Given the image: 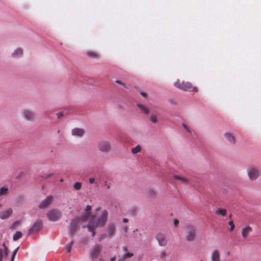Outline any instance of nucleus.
I'll use <instances>...</instances> for the list:
<instances>
[{
  "mask_svg": "<svg viewBox=\"0 0 261 261\" xmlns=\"http://www.w3.org/2000/svg\"><path fill=\"white\" fill-rule=\"evenodd\" d=\"M91 208H92L91 206L90 205H88L86 206L85 211H91Z\"/></svg>",
  "mask_w": 261,
  "mask_h": 261,
  "instance_id": "nucleus-44",
  "label": "nucleus"
},
{
  "mask_svg": "<svg viewBox=\"0 0 261 261\" xmlns=\"http://www.w3.org/2000/svg\"><path fill=\"white\" fill-rule=\"evenodd\" d=\"M141 146L139 145H138L137 146H136L135 147H134L132 148V152L133 153L136 154V153L139 152L141 150Z\"/></svg>",
  "mask_w": 261,
  "mask_h": 261,
  "instance_id": "nucleus-26",
  "label": "nucleus"
},
{
  "mask_svg": "<svg viewBox=\"0 0 261 261\" xmlns=\"http://www.w3.org/2000/svg\"><path fill=\"white\" fill-rule=\"evenodd\" d=\"M141 95L144 97H146L147 96V94L144 92H141Z\"/></svg>",
  "mask_w": 261,
  "mask_h": 261,
  "instance_id": "nucleus-49",
  "label": "nucleus"
},
{
  "mask_svg": "<svg viewBox=\"0 0 261 261\" xmlns=\"http://www.w3.org/2000/svg\"><path fill=\"white\" fill-rule=\"evenodd\" d=\"M22 236V233L20 231H17L13 235V240L14 241H16L21 238Z\"/></svg>",
  "mask_w": 261,
  "mask_h": 261,
  "instance_id": "nucleus-24",
  "label": "nucleus"
},
{
  "mask_svg": "<svg viewBox=\"0 0 261 261\" xmlns=\"http://www.w3.org/2000/svg\"><path fill=\"white\" fill-rule=\"evenodd\" d=\"M19 249V247H18L13 251V253H12V257H11V261H14V258H15V255H16V253H17Z\"/></svg>",
  "mask_w": 261,
  "mask_h": 261,
  "instance_id": "nucleus-31",
  "label": "nucleus"
},
{
  "mask_svg": "<svg viewBox=\"0 0 261 261\" xmlns=\"http://www.w3.org/2000/svg\"><path fill=\"white\" fill-rule=\"evenodd\" d=\"M173 178L175 180H180L182 182L184 183H188L189 181V180L187 178L181 175L175 174L173 175Z\"/></svg>",
  "mask_w": 261,
  "mask_h": 261,
  "instance_id": "nucleus-19",
  "label": "nucleus"
},
{
  "mask_svg": "<svg viewBox=\"0 0 261 261\" xmlns=\"http://www.w3.org/2000/svg\"><path fill=\"white\" fill-rule=\"evenodd\" d=\"M116 83L119 84V85H123V86H124V84L122 83L119 80H117L116 81Z\"/></svg>",
  "mask_w": 261,
  "mask_h": 261,
  "instance_id": "nucleus-48",
  "label": "nucleus"
},
{
  "mask_svg": "<svg viewBox=\"0 0 261 261\" xmlns=\"http://www.w3.org/2000/svg\"><path fill=\"white\" fill-rule=\"evenodd\" d=\"M19 224V221H15L13 223L12 225L14 226L15 225H17Z\"/></svg>",
  "mask_w": 261,
  "mask_h": 261,
  "instance_id": "nucleus-52",
  "label": "nucleus"
},
{
  "mask_svg": "<svg viewBox=\"0 0 261 261\" xmlns=\"http://www.w3.org/2000/svg\"><path fill=\"white\" fill-rule=\"evenodd\" d=\"M137 212V208L136 207H132L130 211V214L133 215H135Z\"/></svg>",
  "mask_w": 261,
  "mask_h": 261,
  "instance_id": "nucleus-37",
  "label": "nucleus"
},
{
  "mask_svg": "<svg viewBox=\"0 0 261 261\" xmlns=\"http://www.w3.org/2000/svg\"><path fill=\"white\" fill-rule=\"evenodd\" d=\"M170 102L171 103H174V102L173 100H170Z\"/></svg>",
  "mask_w": 261,
  "mask_h": 261,
  "instance_id": "nucleus-57",
  "label": "nucleus"
},
{
  "mask_svg": "<svg viewBox=\"0 0 261 261\" xmlns=\"http://www.w3.org/2000/svg\"><path fill=\"white\" fill-rule=\"evenodd\" d=\"M133 255L134 254L133 253L127 252L126 253H125L124 254V258L123 259V260H124L126 258L132 257V256H133Z\"/></svg>",
  "mask_w": 261,
  "mask_h": 261,
  "instance_id": "nucleus-33",
  "label": "nucleus"
},
{
  "mask_svg": "<svg viewBox=\"0 0 261 261\" xmlns=\"http://www.w3.org/2000/svg\"><path fill=\"white\" fill-rule=\"evenodd\" d=\"M211 258L212 261H220V255L217 250L212 253Z\"/></svg>",
  "mask_w": 261,
  "mask_h": 261,
  "instance_id": "nucleus-20",
  "label": "nucleus"
},
{
  "mask_svg": "<svg viewBox=\"0 0 261 261\" xmlns=\"http://www.w3.org/2000/svg\"><path fill=\"white\" fill-rule=\"evenodd\" d=\"M10 145V143H4V144H3V148H6V147H7L8 145Z\"/></svg>",
  "mask_w": 261,
  "mask_h": 261,
  "instance_id": "nucleus-46",
  "label": "nucleus"
},
{
  "mask_svg": "<svg viewBox=\"0 0 261 261\" xmlns=\"http://www.w3.org/2000/svg\"><path fill=\"white\" fill-rule=\"evenodd\" d=\"M23 55V50L21 48L16 49L12 54V56L15 58L21 57Z\"/></svg>",
  "mask_w": 261,
  "mask_h": 261,
  "instance_id": "nucleus-18",
  "label": "nucleus"
},
{
  "mask_svg": "<svg viewBox=\"0 0 261 261\" xmlns=\"http://www.w3.org/2000/svg\"><path fill=\"white\" fill-rule=\"evenodd\" d=\"M104 185L107 186V189H109L110 188V185H108L106 181L104 182Z\"/></svg>",
  "mask_w": 261,
  "mask_h": 261,
  "instance_id": "nucleus-47",
  "label": "nucleus"
},
{
  "mask_svg": "<svg viewBox=\"0 0 261 261\" xmlns=\"http://www.w3.org/2000/svg\"><path fill=\"white\" fill-rule=\"evenodd\" d=\"M98 147L101 151L108 152L110 150L111 147L109 142L101 141L98 143Z\"/></svg>",
  "mask_w": 261,
  "mask_h": 261,
  "instance_id": "nucleus-10",
  "label": "nucleus"
},
{
  "mask_svg": "<svg viewBox=\"0 0 261 261\" xmlns=\"http://www.w3.org/2000/svg\"><path fill=\"white\" fill-rule=\"evenodd\" d=\"M4 257L3 250L2 248H0V261H3Z\"/></svg>",
  "mask_w": 261,
  "mask_h": 261,
  "instance_id": "nucleus-39",
  "label": "nucleus"
},
{
  "mask_svg": "<svg viewBox=\"0 0 261 261\" xmlns=\"http://www.w3.org/2000/svg\"><path fill=\"white\" fill-rule=\"evenodd\" d=\"M108 213L106 210L102 212L100 217H96L92 215L87 225V228L89 231L92 233V236L94 237L95 234V229L99 225L103 227L105 225L108 220Z\"/></svg>",
  "mask_w": 261,
  "mask_h": 261,
  "instance_id": "nucleus-1",
  "label": "nucleus"
},
{
  "mask_svg": "<svg viewBox=\"0 0 261 261\" xmlns=\"http://www.w3.org/2000/svg\"><path fill=\"white\" fill-rule=\"evenodd\" d=\"M85 133V132L84 129L81 128H74L71 130V134L72 136L77 137H82Z\"/></svg>",
  "mask_w": 261,
  "mask_h": 261,
  "instance_id": "nucleus-14",
  "label": "nucleus"
},
{
  "mask_svg": "<svg viewBox=\"0 0 261 261\" xmlns=\"http://www.w3.org/2000/svg\"><path fill=\"white\" fill-rule=\"evenodd\" d=\"M215 213L216 215L224 216L226 215V210L218 208Z\"/></svg>",
  "mask_w": 261,
  "mask_h": 261,
  "instance_id": "nucleus-23",
  "label": "nucleus"
},
{
  "mask_svg": "<svg viewBox=\"0 0 261 261\" xmlns=\"http://www.w3.org/2000/svg\"><path fill=\"white\" fill-rule=\"evenodd\" d=\"M228 224L230 226V231H232L234 228V224L232 220L228 222Z\"/></svg>",
  "mask_w": 261,
  "mask_h": 261,
  "instance_id": "nucleus-36",
  "label": "nucleus"
},
{
  "mask_svg": "<svg viewBox=\"0 0 261 261\" xmlns=\"http://www.w3.org/2000/svg\"><path fill=\"white\" fill-rule=\"evenodd\" d=\"M155 238L160 246H165L167 245L168 240L166 234L162 232H158L155 236Z\"/></svg>",
  "mask_w": 261,
  "mask_h": 261,
  "instance_id": "nucleus-9",
  "label": "nucleus"
},
{
  "mask_svg": "<svg viewBox=\"0 0 261 261\" xmlns=\"http://www.w3.org/2000/svg\"><path fill=\"white\" fill-rule=\"evenodd\" d=\"M249 178L251 180H255L260 175L259 170L255 166H250L247 169Z\"/></svg>",
  "mask_w": 261,
  "mask_h": 261,
  "instance_id": "nucleus-5",
  "label": "nucleus"
},
{
  "mask_svg": "<svg viewBox=\"0 0 261 261\" xmlns=\"http://www.w3.org/2000/svg\"><path fill=\"white\" fill-rule=\"evenodd\" d=\"M231 214H230V215H229V218H230V217H231Z\"/></svg>",
  "mask_w": 261,
  "mask_h": 261,
  "instance_id": "nucleus-59",
  "label": "nucleus"
},
{
  "mask_svg": "<svg viewBox=\"0 0 261 261\" xmlns=\"http://www.w3.org/2000/svg\"><path fill=\"white\" fill-rule=\"evenodd\" d=\"M115 224L113 222L110 223L107 228V234L109 237H112L115 235Z\"/></svg>",
  "mask_w": 261,
  "mask_h": 261,
  "instance_id": "nucleus-13",
  "label": "nucleus"
},
{
  "mask_svg": "<svg viewBox=\"0 0 261 261\" xmlns=\"http://www.w3.org/2000/svg\"><path fill=\"white\" fill-rule=\"evenodd\" d=\"M53 199V196H48L43 200L39 205V208L40 209H44L47 208L52 202Z\"/></svg>",
  "mask_w": 261,
  "mask_h": 261,
  "instance_id": "nucleus-12",
  "label": "nucleus"
},
{
  "mask_svg": "<svg viewBox=\"0 0 261 261\" xmlns=\"http://www.w3.org/2000/svg\"><path fill=\"white\" fill-rule=\"evenodd\" d=\"M150 120L153 123H156L158 121L156 115L154 114H151L150 115Z\"/></svg>",
  "mask_w": 261,
  "mask_h": 261,
  "instance_id": "nucleus-27",
  "label": "nucleus"
},
{
  "mask_svg": "<svg viewBox=\"0 0 261 261\" xmlns=\"http://www.w3.org/2000/svg\"><path fill=\"white\" fill-rule=\"evenodd\" d=\"M73 244V241H72L70 243L67 244V245L66 246V250L68 253L71 252V247H72Z\"/></svg>",
  "mask_w": 261,
  "mask_h": 261,
  "instance_id": "nucleus-30",
  "label": "nucleus"
},
{
  "mask_svg": "<svg viewBox=\"0 0 261 261\" xmlns=\"http://www.w3.org/2000/svg\"><path fill=\"white\" fill-rule=\"evenodd\" d=\"M122 249L124 252H126L127 251V248L125 247H123Z\"/></svg>",
  "mask_w": 261,
  "mask_h": 261,
  "instance_id": "nucleus-50",
  "label": "nucleus"
},
{
  "mask_svg": "<svg viewBox=\"0 0 261 261\" xmlns=\"http://www.w3.org/2000/svg\"><path fill=\"white\" fill-rule=\"evenodd\" d=\"M23 116L28 121H33L36 117V115L34 112H32L28 109L23 110Z\"/></svg>",
  "mask_w": 261,
  "mask_h": 261,
  "instance_id": "nucleus-11",
  "label": "nucleus"
},
{
  "mask_svg": "<svg viewBox=\"0 0 261 261\" xmlns=\"http://www.w3.org/2000/svg\"><path fill=\"white\" fill-rule=\"evenodd\" d=\"M137 106L145 114H148L149 113V110L146 108L144 106H143V105L141 104V103H138L137 105Z\"/></svg>",
  "mask_w": 261,
  "mask_h": 261,
  "instance_id": "nucleus-21",
  "label": "nucleus"
},
{
  "mask_svg": "<svg viewBox=\"0 0 261 261\" xmlns=\"http://www.w3.org/2000/svg\"><path fill=\"white\" fill-rule=\"evenodd\" d=\"M87 55L92 58H96L98 57L97 54H96L93 51H89L87 53Z\"/></svg>",
  "mask_w": 261,
  "mask_h": 261,
  "instance_id": "nucleus-28",
  "label": "nucleus"
},
{
  "mask_svg": "<svg viewBox=\"0 0 261 261\" xmlns=\"http://www.w3.org/2000/svg\"><path fill=\"white\" fill-rule=\"evenodd\" d=\"M13 211L11 208H9L6 210L2 211L0 212V218L2 219H6L8 218L12 214Z\"/></svg>",
  "mask_w": 261,
  "mask_h": 261,
  "instance_id": "nucleus-15",
  "label": "nucleus"
},
{
  "mask_svg": "<svg viewBox=\"0 0 261 261\" xmlns=\"http://www.w3.org/2000/svg\"><path fill=\"white\" fill-rule=\"evenodd\" d=\"M53 175H54V173H49V174L43 173V174H41V175H40V176L42 178L47 179V178L50 177Z\"/></svg>",
  "mask_w": 261,
  "mask_h": 261,
  "instance_id": "nucleus-32",
  "label": "nucleus"
},
{
  "mask_svg": "<svg viewBox=\"0 0 261 261\" xmlns=\"http://www.w3.org/2000/svg\"><path fill=\"white\" fill-rule=\"evenodd\" d=\"M109 237L107 233H103L102 234L100 237L99 238V241H101L102 240L106 238L107 237Z\"/></svg>",
  "mask_w": 261,
  "mask_h": 261,
  "instance_id": "nucleus-35",
  "label": "nucleus"
},
{
  "mask_svg": "<svg viewBox=\"0 0 261 261\" xmlns=\"http://www.w3.org/2000/svg\"><path fill=\"white\" fill-rule=\"evenodd\" d=\"M252 228L249 226H247L243 228L242 230V234L243 238H246L249 233L252 231Z\"/></svg>",
  "mask_w": 261,
  "mask_h": 261,
  "instance_id": "nucleus-17",
  "label": "nucleus"
},
{
  "mask_svg": "<svg viewBox=\"0 0 261 261\" xmlns=\"http://www.w3.org/2000/svg\"><path fill=\"white\" fill-rule=\"evenodd\" d=\"M115 260V257H114L113 258H111L110 261H114Z\"/></svg>",
  "mask_w": 261,
  "mask_h": 261,
  "instance_id": "nucleus-54",
  "label": "nucleus"
},
{
  "mask_svg": "<svg viewBox=\"0 0 261 261\" xmlns=\"http://www.w3.org/2000/svg\"><path fill=\"white\" fill-rule=\"evenodd\" d=\"M174 86L178 89L186 91H190L193 88V85L190 82L182 81L180 83L178 80L174 83Z\"/></svg>",
  "mask_w": 261,
  "mask_h": 261,
  "instance_id": "nucleus-6",
  "label": "nucleus"
},
{
  "mask_svg": "<svg viewBox=\"0 0 261 261\" xmlns=\"http://www.w3.org/2000/svg\"><path fill=\"white\" fill-rule=\"evenodd\" d=\"M182 125L188 132L192 133L191 128L185 123L183 122Z\"/></svg>",
  "mask_w": 261,
  "mask_h": 261,
  "instance_id": "nucleus-34",
  "label": "nucleus"
},
{
  "mask_svg": "<svg viewBox=\"0 0 261 261\" xmlns=\"http://www.w3.org/2000/svg\"><path fill=\"white\" fill-rule=\"evenodd\" d=\"M89 182L90 184H94V183H95V184L96 185V186H97V185H98L97 182H95V178H93V177L89 178Z\"/></svg>",
  "mask_w": 261,
  "mask_h": 261,
  "instance_id": "nucleus-40",
  "label": "nucleus"
},
{
  "mask_svg": "<svg viewBox=\"0 0 261 261\" xmlns=\"http://www.w3.org/2000/svg\"><path fill=\"white\" fill-rule=\"evenodd\" d=\"M224 137L226 140L231 144H234L236 142V139L234 136L230 133H226L224 134Z\"/></svg>",
  "mask_w": 261,
  "mask_h": 261,
  "instance_id": "nucleus-16",
  "label": "nucleus"
},
{
  "mask_svg": "<svg viewBox=\"0 0 261 261\" xmlns=\"http://www.w3.org/2000/svg\"><path fill=\"white\" fill-rule=\"evenodd\" d=\"M63 180V179H61L60 180V181H62Z\"/></svg>",
  "mask_w": 261,
  "mask_h": 261,
  "instance_id": "nucleus-58",
  "label": "nucleus"
},
{
  "mask_svg": "<svg viewBox=\"0 0 261 261\" xmlns=\"http://www.w3.org/2000/svg\"><path fill=\"white\" fill-rule=\"evenodd\" d=\"M80 222V218L76 217L71 220L69 226L68 227V230L69 234L73 236L74 235L75 232L79 228V223Z\"/></svg>",
  "mask_w": 261,
  "mask_h": 261,
  "instance_id": "nucleus-4",
  "label": "nucleus"
},
{
  "mask_svg": "<svg viewBox=\"0 0 261 261\" xmlns=\"http://www.w3.org/2000/svg\"><path fill=\"white\" fill-rule=\"evenodd\" d=\"M9 189L8 188H6L3 186L0 188V197L2 196L6 195L8 194Z\"/></svg>",
  "mask_w": 261,
  "mask_h": 261,
  "instance_id": "nucleus-22",
  "label": "nucleus"
},
{
  "mask_svg": "<svg viewBox=\"0 0 261 261\" xmlns=\"http://www.w3.org/2000/svg\"><path fill=\"white\" fill-rule=\"evenodd\" d=\"M166 256V253L165 252H162L161 254V255H160V258L161 259H163L164 257Z\"/></svg>",
  "mask_w": 261,
  "mask_h": 261,
  "instance_id": "nucleus-43",
  "label": "nucleus"
},
{
  "mask_svg": "<svg viewBox=\"0 0 261 261\" xmlns=\"http://www.w3.org/2000/svg\"><path fill=\"white\" fill-rule=\"evenodd\" d=\"M64 112H61V111L59 112H58V113H57L56 114V115L57 116L58 118H60L62 117V116H64Z\"/></svg>",
  "mask_w": 261,
  "mask_h": 261,
  "instance_id": "nucleus-38",
  "label": "nucleus"
},
{
  "mask_svg": "<svg viewBox=\"0 0 261 261\" xmlns=\"http://www.w3.org/2000/svg\"><path fill=\"white\" fill-rule=\"evenodd\" d=\"M192 91H197V89L196 88H194L192 90Z\"/></svg>",
  "mask_w": 261,
  "mask_h": 261,
  "instance_id": "nucleus-56",
  "label": "nucleus"
},
{
  "mask_svg": "<svg viewBox=\"0 0 261 261\" xmlns=\"http://www.w3.org/2000/svg\"><path fill=\"white\" fill-rule=\"evenodd\" d=\"M102 249V246L100 244L95 245L91 249L90 253L93 259H96L98 257L99 253L101 252Z\"/></svg>",
  "mask_w": 261,
  "mask_h": 261,
  "instance_id": "nucleus-8",
  "label": "nucleus"
},
{
  "mask_svg": "<svg viewBox=\"0 0 261 261\" xmlns=\"http://www.w3.org/2000/svg\"><path fill=\"white\" fill-rule=\"evenodd\" d=\"M46 216L49 221L56 222L61 219L62 213L58 208H53L47 212Z\"/></svg>",
  "mask_w": 261,
  "mask_h": 261,
  "instance_id": "nucleus-2",
  "label": "nucleus"
},
{
  "mask_svg": "<svg viewBox=\"0 0 261 261\" xmlns=\"http://www.w3.org/2000/svg\"><path fill=\"white\" fill-rule=\"evenodd\" d=\"M125 88H127V89H128L129 88V85H127V86H125L124 85V86H123Z\"/></svg>",
  "mask_w": 261,
  "mask_h": 261,
  "instance_id": "nucleus-55",
  "label": "nucleus"
},
{
  "mask_svg": "<svg viewBox=\"0 0 261 261\" xmlns=\"http://www.w3.org/2000/svg\"><path fill=\"white\" fill-rule=\"evenodd\" d=\"M173 223L175 226H177L179 224V221L177 219H175Z\"/></svg>",
  "mask_w": 261,
  "mask_h": 261,
  "instance_id": "nucleus-45",
  "label": "nucleus"
},
{
  "mask_svg": "<svg viewBox=\"0 0 261 261\" xmlns=\"http://www.w3.org/2000/svg\"><path fill=\"white\" fill-rule=\"evenodd\" d=\"M82 187V184L80 182H76L73 185V188L75 190H78L81 189Z\"/></svg>",
  "mask_w": 261,
  "mask_h": 261,
  "instance_id": "nucleus-29",
  "label": "nucleus"
},
{
  "mask_svg": "<svg viewBox=\"0 0 261 261\" xmlns=\"http://www.w3.org/2000/svg\"><path fill=\"white\" fill-rule=\"evenodd\" d=\"M42 227V221L37 219L31 228L29 229V234L35 233L38 232Z\"/></svg>",
  "mask_w": 261,
  "mask_h": 261,
  "instance_id": "nucleus-7",
  "label": "nucleus"
},
{
  "mask_svg": "<svg viewBox=\"0 0 261 261\" xmlns=\"http://www.w3.org/2000/svg\"><path fill=\"white\" fill-rule=\"evenodd\" d=\"M202 261V260H201Z\"/></svg>",
  "mask_w": 261,
  "mask_h": 261,
  "instance_id": "nucleus-60",
  "label": "nucleus"
},
{
  "mask_svg": "<svg viewBox=\"0 0 261 261\" xmlns=\"http://www.w3.org/2000/svg\"><path fill=\"white\" fill-rule=\"evenodd\" d=\"M185 239L189 242L193 241L196 239V228L193 225L189 224L186 226Z\"/></svg>",
  "mask_w": 261,
  "mask_h": 261,
  "instance_id": "nucleus-3",
  "label": "nucleus"
},
{
  "mask_svg": "<svg viewBox=\"0 0 261 261\" xmlns=\"http://www.w3.org/2000/svg\"><path fill=\"white\" fill-rule=\"evenodd\" d=\"M23 172H22V171L18 173V175L17 176L16 178L17 179L20 178L23 176Z\"/></svg>",
  "mask_w": 261,
  "mask_h": 261,
  "instance_id": "nucleus-41",
  "label": "nucleus"
},
{
  "mask_svg": "<svg viewBox=\"0 0 261 261\" xmlns=\"http://www.w3.org/2000/svg\"><path fill=\"white\" fill-rule=\"evenodd\" d=\"M128 219L127 218H123V222L126 223L128 222Z\"/></svg>",
  "mask_w": 261,
  "mask_h": 261,
  "instance_id": "nucleus-51",
  "label": "nucleus"
},
{
  "mask_svg": "<svg viewBox=\"0 0 261 261\" xmlns=\"http://www.w3.org/2000/svg\"><path fill=\"white\" fill-rule=\"evenodd\" d=\"M147 195L150 198H153L155 195V193L152 189H149L147 192Z\"/></svg>",
  "mask_w": 261,
  "mask_h": 261,
  "instance_id": "nucleus-25",
  "label": "nucleus"
},
{
  "mask_svg": "<svg viewBox=\"0 0 261 261\" xmlns=\"http://www.w3.org/2000/svg\"><path fill=\"white\" fill-rule=\"evenodd\" d=\"M8 253H9V251H8V248H6L4 249V255L5 256H7L8 255Z\"/></svg>",
  "mask_w": 261,
  "mask_h": 261,
  "instance_id": "nucleus-42",
  "label": "nucleus"
},
{
  "mask_svg": "<svg viewBox=\"0 0 261 261\" xmlns=\"http://www.w3.org/2000/svg\"><path fill=\"white\" fill-rule=\"evenodd\" d=\"M3 246L4 247V249H6V248H7V246H6V245H5V243H4V244H3Z\"/></svg>",
  "mask_w": 261,
  "mask_h": 261,
  "instance_id": "nucleus-53",
  "label": "nucleus"
}]
</instances>
